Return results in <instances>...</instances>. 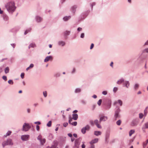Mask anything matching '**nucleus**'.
<instances>
[{
	"mask_svg": "<svg viewBox=\"0 0 148 148\" xmlns=\"http://www.w3.org/2000/svg\"><path fill=\"white\" fill-rule=\"evenodd\" d=\"M117 103H118L120 105V106H122V101L121 100L119 99L117 101H115L114 103V105H116Z\"/></svg>",
	"mask_w": 148,
	"mask_h": 148,
	"instance_id": "23",
	"label": "nucleus"
},
{
	"mask_svg": "<svg viewBox=\"0 0 148 148\" xmlns=\"http://www.w3.org/2000/svg\"><path fill=\"white\" fill-rule=\"evenodd\" d=\"M139 84L138 83H136L134 86V89L135 90H137L139 88Z\"/></svg>",
	"mask_w": 148,
	"mask_h": 148,
	"instance_id": "24",
	"label": "nucleus"
},
{
	"mask_svg": "<svg viewBox=\"0 0 148 148\" xmlns=\"http://www.w3.org/2000/svg\"><path fill=\"white\" fill-rule=\"evenodd\" d=\"M84 127L85 129V130L86 131H89L90 129V127L88 125H86L85 127Z\"/></svg>",
	"mask_w": 148,
	"mask_h": 148,
	"instance_id": "29",
	"label": "nucleus"
},
{
	"mask_svg": "<svg viewBox=\"0 0 148 148\" xmlns=\"http://www.w3.org/2000/svg\"><path fill=\"white\" fill-rule=\"evenodd\" d=\"M36 47V44L34 43H31L29 45L28 48L30 49V48H34Z\"/></svg>",
	"mask_w": 148,
	"mask_h": 148,
	"instance_id": "27",
	"label": "nucleus"
},
{
	"mask_svg": "<svg viewBox=\"0 0 148 148\" xmlns=\"http://www.w3.org/2000/svg\"><path fill=\"white\" fill-rule=\"evenodd\" d=\"M84 37V33L81 34L80 35V37L82 38H83Z\"/></svg>",
	"mask_w": 148,
	"mask_h": 148,
	"instance_id": "55",
	"label": "nucleus"
},
{
	"mask_svg": "<svg viewBox=\"0 0 148 148\" xmlns=\"http://www.w3.org/2000/svg\"><path fill=\"white\" fill-rule=\"evenodd\" d=\"M34 66V65L33 64H31L29 66V67L31 69Z\"/></svg>",
	"mask_w": 148,
	"mask_h": 148,
	"instance_id": "59",
	"label": "nucleus"
},
{
	"mask_svg": "<svg viewBox=\"0 0 148 148\" xmlns=\"http://www.w3.org/2000/svg\"><path fill=\"white\" fill-rule=\"evenodd\" d=\"M95 5V2H93L90 5H91V9L92 10L93 6Z\"/></svg>",
	"mask_w": 148,
	"mask_h": 148,
	"instance_id": "46",
	"label": "nucleus"
},
{
	"mask_svg": "<svg viewBox=\"0 0 148 148\" xmlns=\"http://www.w3.org/2000/svg\"><path fill=\"white\" fill-rule=\"evenodd\" d=\"M108 119V118L107 116H101L100 118L99 123H101V121H105Z\"/></svg>",
	"mask_w": 148,
	"mask_h": 148,
	"instance_id": "7",
	"label": "nucleus"
},
{
	"mask_svg": "<svg viewBox=\"0 0 148 148\" xmlns=\"http://www.w3.org/2000/svg\"><path fill=\"white\" fill-rule=\"evenodd\" d=\"M8 82L9 84H13V81H12V80H11V79L9 80L8 81Z\"/></svg>",
	"mask_w": 148,
	"mask_h": 148,
	"instance_id": "43",
	"label": "nucleus"
},
{
	"mask_svg": "<svg viewBox=\"0 0 148 148\" xmlns=\"http://www.w3.org/2000/svg\"><path fill=\"white\" fill-rule=\"evenodd\" d=\"M31 127V126L27 123H25L23 126V130L24 131H27Z\"/></svg>",
	"mask_w": 148,
	"mask_h": 148,
	"instance_id": "4",
	"label": "nucleus"
},
{
	"mask_svg": "<svg viewBox=\"0 0 148 148\" xmlns=\"http://www.w3.org/2000/svg\"><path fill=\"white\" fill-rule=\"evenodd\" d=\"M46 140L45 139L43 138L40 141V144L42 145H43L45 143Z\"/></svg>",
	"mask_w": 148,
	"mask_h": 148,
	"instance_id": "35",
	"label": "nucleus"
},
{
	"mask_svg": "<svg viewBox=\"0 0 148 148\" xmlns=\"http://www.w3.org/2000/svg\"><path fill=\"white\" fill-rule=\"evenodd\" d=\"M2 78L5 81H6L7 80V77L6 76H3L2 77Z\"/></svg>",
	"mask_w": 148,
	"mask_h": 148,
	"instance_id": "54",
	"label": "nucleus"
},
{
	"mask_svg": "<svg viewBox=\"0 0 148 148\" xmlns=\"http://www.w3.org/2000/svg\"><path fill=\"white\" fill-rule=\"evenodd\" d=\"M110 135V133L109 132H107L105 135V141L107 143L108 142V139L109 138Z\"/></svg>",
	"mask_w": 148,
	"mask_h": 148,
	"instance_id": "12",
	"label": "nucleus"
},
{
	"mask_svg": "<svg viewBox=\"0 0 148 148\" xmlns=\"http://www.w3.org/2000/svg\"><path fill=\"white\" fill-rule=\"evenodd\" d=\"M94 46V44L93 43H92L91 44V46L90 47V49H92L93 48Z\"/></svg>",
	"mask_w": 148,
	"mask_h": 148,
	"instance_id": "57",
	"label": "nucleus"
},
{
	"mask_svg": "<svg viewBox=\"0 0 148 148\" xmlns=\"http://www.w3.org/2000/svg\"><path fill=\"white\" fill-rule=\"evenodd\" d=\"M53 59V57L51 56H47L46 57L45 59L44 60V62H47L48 61L50 60H52Z\"/></svg>",
	"mask_w": 148,
	"mask_h": 148,
	"instance_id": "17",
	"label": "nucleus"
},
{
	"mask_svg": "<svg viewBox=\"0 0 148 148\" xmlns=\"http://www.w3.org/2000/svg\"><path fill=\"white\" fill-rule=\"evenodd\" d=\"M102 94L104 95H106L107 94V92L106 91H103Z\"/></svg>",
	"mask_w": 148,
	"mask_h": 148,
	"instance_id": "49",
	"label": "nucleus"
},
{
	"mask_svg": "<svg viewBox=\"0 0 148 148\" xmlns=\"http://www.w3.org/2000/svg\"><path fill=\"white\" fill-rule=\"evenodd\" d=\"M121 110L118 107H116L115 110L114 117L116 120L117 119L119 118L120 117V115L119 113L121 112Z\"/></svg>",
	"mask_w": 148,
	"mask_h": 148,
	"instance_id": "3",
	"label": "nucleus"
},
{
	"mask_svg": "<svg viewBox=\"0 0 148 148\" xmlns=\"http://www.w3.org/2000/svg\"><path fill=\"white\" fill-rule=\"evenodd\" d=\"M13 145V142L12 140L9 138L6 140L2 142V145L3 147H4L6 145L12 146Z\"/></svg>",
	"mask_w": 148,
	"mask_h": 148,
	"instance_id": "2",
	"label": "nucleus"
},
{
	"mask_svg": "<svg viewBox=\"0 0 148 148\" xmlns=\"http://www.w3.org/2000/svg\"><path fill=\"white\" fill-rule=\"evenodd\" d=\"M118 90V88L116 87H114L113 89V91L114 92H116Z\"/></svg>",
	"mask_w": 148,
	"mask_h": 148,
	"instance_id": "42",
	"label": "nucleus"
},
{
	"mask_svg": "<svg viewBox=\"0 0 148 148\" xmlns=\"http://www.w3.org/2000/svg\"><path fill=\"white\" fill-rule=\"evenodd\" d=\"M148 45V40H147L144 43V45Z\"/></svg>",
	"mask_w": 148,
	"mask_h": 148,
	"instance_id": "64",
	"label": "nucleus"
},
{
	"mask_svg": "<svg viewBox=\"0 0 148 148\" xmlns=\"http://www.w3.org/2000/svg\"><path fill=\"white\" fill-rule=\"evenodd\" d=\"M68 125V123L67 122H65L63 123V125L64 127H66Z\"/></svg>",
	"mask_w": 148,
	"mask_h": 148,
	"instance_id": "50",
	"label": "nucleus"
},
{
	"mask_svg": "<svg viewBox=\"0 0 148 148\" xmlns=\"http://www.w3.org/2000/svg\"><path fill=\"white\" fill-rule=\"evenodd\" d=\"M84 127L85 129V130L86 131H89L90 129V127L88 125H86L85 127Z\"/></svg>",
	"mask_w": 148,
	"mask_h": 148,
	"instance_id": "30",
	"label": "nucleus"
},
{
	"mask_svg": "<svg viewBox=\"0 0 148 148\" xmlns=\"http://www.w3.org/2000/svg\"><path fill=\"white\" fill-rule=\"evenodd\" d=\"M77 8V6L76 5H74L72 6L71 8V10L72 12L74 14L76 12V9Z\"/></svg>",
	"mask_w": 148,
	"mask_h": 148,
	"instance_id": "16",
	"label": "nucleus"
},
{
	"mask_svg": "<svg viewBox=\"0 0 148 148\" xmlns=\"http://www.w3.org/2000/svg\"><path fill=\"white\" fill-rule=\"evenodd\" d=\"M76 71V69L75 68H73L72 71L71 73L72 74H73L75 73Z\"/></svg>",
	"mask_w": 148,
	"mask_h": 148,
	"instance_id": "51",
	"label": "nucleus"
},
{
	"mask_svg": "<svg viewBox=\"0 0 148 148\" xmlns=\"http://www.w3.org/2000/svg\"><path fill=\"white\" fill-rule=\"evenodd\" d=\"M82 28L81 27H78L77 29V31L78 32H79L82 31Z\"/></svg>",
	"mask_w": 148,
	"mask_h": 148,
	"instance_id": "58",
	"label": "nucleus"
},
{
	"mask_svg": "<svg viewBox=\"0 0 148 148\" xmlns=\"http://www.w3.org/2000/svg\"><path fill=\"white\" fill-rule=\"evenodd\" d=\"M124 79L122 78L121 79H119L116 82L117 84H121L122 83H123L124 82Z\"/></svg>",
	"mask_w": 148,
	"mask_h": 148,
	"instance_id": "19",
	"label": "nucleus"
},
{
	"mask_svg": "<svg viewBox=\"0 0 148 148\" xmlns=\"http://www.w3.org/2000/svg\"><path fill=\"white\" fill-rule=\"evenodd\" d=\"M36 129L38 131L40 129L39 126L38 125H37L36 126Z\"/></svg>",
	"mask_w": 148,
	"mask_h": 148,
	"instance_id": "63",
	"label": "nucleus"
},
{
	"mask_svg": "<svg viewBox=\"0 0 148 148\" xmlns=\"http://www.w3.org/2000/svg\"><path fill=\"white\" fill-rule=\"evenodd\" d=\"M5 7L7 11L10 14H12L15 11L16 8L15 3L13 1L7 3L5 4Z\"/></svg>",
	"mask_w": 148,
	"mask_h": 148,
	"instance_id": "1",
	"label": "nucleus"
},
{
	"mask_svg": "<svg viewBox=\"0 0 148 148\" xmlns=\"http://www.w3.org/2000/svg\"><path fill=\"white\" fill-rule=\"evenodd\" d=\"M25 74L23 73H21V78L22 79L23 78H24V76Z\"/></svg>",
	"mask_w": 148,
	"mask_h": 148,
	"instance_id": "52",
	"label": "nucleus"
},
{
	"mask_svg": "<svg viewBox=\"0 0 148 148\" xmlns=\"http://www.w3.org/2000/svg\"><path fill=\"white\" fill-rule=\"evenodd\" d=\"M146 52L148 53V48L145 49L143 51V52Z\"/></svg>",
	"mask_w": 148,
	"mask_h": 148,
	"instance_id": "47",
	"label": "nucleus"
},
{
	"mask_svg": "<svg viewBox=\"0 0 148 148\" xmlns=\"http://www.w3.org/2000/svg\"><path fill=\"white\" fill-rule=\"evenodd\" d=\"M71 17V16H66L63 18V19L64 21H67L69 20L70 19Z\"/></svg>",
	"mask_w": 148,
	"mask_h": 148,
	"instance_id": "21",
	"label": "nucleus"
},
{
	"mask_svg": "<svg viewBox=\"0 0 148 148\" xmlns=\"http://www.w3.org/2000/svg\"><path fill=\"white\" fill-rule=\"evenodd\" d=\"M43 94L45 97H46L47 96V92L46 91H44L43 92Z\"/></svg>",
	"mask_w": 148,
	"mask_h": 148,
	"instance_id": "37",
	"label": "nucleus"
},
{
	"mask_svg": "<svg viewBox=\"0 0 148 148\" xmlns=\"http://www.w3.org/2000/svg\"><path fill=\"white\" fill-rule=\"evenodd\" d=\"M61 75V74L60 73H57L54 74V77H59Z\"/></svg>",
	"mask_w": 148,
	"mask_h": 148,
	"instance_id": "31",
	"label": "nucleus"
},
{
	"mask_svg": "<svg viewBox=\"0 0 148 148\" xmlns=\"http://www.w3.org/2000/svg\"><path fill=\"white\" fill-rule=\"evenodd\" d=\"M99 121L97 119H96L94 121V122L95 123V125H96L97 127L99 128H101L102 127L99 124Z\"/></svg>",
	"mask_w": 148,
	"mask_h": 148,
	"instance_id": "15",
	"label": "nucleus"
},
{
	"mask_svg": "<svg viewBox=\"0 0 148 148\" xmlns=\"http://www.w3.org/2000/svg\"><path fill=\"white\" fill-rule=\"evenodd\" d=\"M11 45L13 47V48H14L16 46V44L14 43L11 44Z\"/></svg>",
	"mask_w": 148,
	"mask_h": 148,
	"instance_id": "62",
	"label": "nucleus"
},
{
	"mask_svg": "<svg viewBox=\"0 0 148 148\" xmlns=\"http://www.w3.org/2000/svg\"><path fill=\"white\" fill-rule=\"evenodd\" d=\"M72 119L74 120H76L78 118V114H77L75 113L72 114Z\"/></svg>",
	"mask_w": 148,
	"mask_h": 148,
	"instance_id": "20",
	"label": "nucleus"
},
{
	"mask_svg": "<svg viewBox=\"0 0 148 148\" xmlns=\"http://www.w3.org/2000/svg\"><path fill=\"white\" fill-rule=\"evenodd\" d=\"M11 133H12V132H11V131H9L6 133V134L5 135H4V136L5 137H7L8 136H10L11 134Z\"/></svg>",
	"mask_w": 148,
	"mask_h": 148,
	"instance_id": "32",
	"label": "nucleus"
},
{
	"mask_svg": "<svg viewBox=\"0 0 148 148\" xmlns=\"http://www.w3.org/2000/svg\"><path fill=\"white\" fill-rule=\"evenodd\" d=\"M135 132V130H131L129 132V135L130 136Z\"/></svg>",
	"mask_w": 148,
	"mask_h": 148,
	"instance_id": "28",
	"label": "nucleus"
},
{
	"mask_svg": "<svg viewBox=\"0 0 148 148\" xmlns=\"http://www.w3.org/2000/svg\"><path fill=\"white\" fill-rule=\"evenodd\" d=\"M77 123L76 121H75L71 123V124L75 126L77 125Z\"/></svg>",
	"mask_w": 148,
	"mask_h": 148,
	"instance_id": "45",
	"label": "nucleus"
},
{
	"mask_svg": "<svg viewBox=\"0 0 148 148\" xmlns=\"http://www.w3.org/2000/svg\"><path fill=\"white\" fill-rule=\"evenodd\" d=\"M9 69L8 67H7L4 70L5 72V73H8L9 72Z\"/></svg>",
	"mask_w": 148,
	"mask_h": 148,
	"instance_id": "34",
	"label": "nucleus"
},
{
	"mask_svg": "<svg viewBox=\"0 0 148 148\" xmlns=\"http://www.w3.org/2000/svg\"><path fill=\"white\" fill-rule=\"evenodd\" d=\"M58 44L60 46L64 47L66 43L64 41L60 40L58 42Z\"/></svg>",
	"mask_w": 148,
	"mask_h": 148,
	"instance_id": "9",
	"label": "nucleus"
},
{
	"mask_svg": "<svg viewBox=\"0 0 148 148\" xmlns=\"http://www.w3.org/2000/svg\"><path fill=\"white\" fill-rule=\"evenodd\" d=\"M35 19L36 22L37 23L41 22L42 21V18L38 16H35Z\"/></svg>",
	"mask_w": 148,
	"mask_h": 148,
	"instance_id": "8",
	"label": "nucleus"
},
{
	"mask_svg": "<svg viewBox=\"0 0 148 148\" xmlns=\"http://www.w3.org/2000/svg\"><path fill=\"white\" fill-rule=\"evenodd\" d=\"M102 102V99H100L97 102V104L99 106L101 105Z\"/></svg>",
	"mask_w": 148,
	"mask_h": 148,
	"instance_id": "41",
	"label": "nucleus"
},
{
	"mask_svg": "<svg viewBox=\"0 0 148 148\" xmlns=\"http://www.w3.org/2000/svg\"><path fill=\"white\" fill-rule=\"evenodd\" d=\"M98 139L97 138H96L93 139L90 142V143L91 145L95 143L98 142Z\"/></svg>",
	"mask_w": 148,
	"mask_h": 148,
	"instance_id": "18",
	"label": "nucleus"
},
{
	"mask_svg": "<svg viewBox=\"0 0 148 148\" xmlns=\"http://www.w3.org/2000/svg\"><path fill=\"white\" fill-rule=\"evenodd\" d=\"M81 103L83 104H84V105H85L86 104V102L84 101V100H82L81 101Z\"/></svg>",
	"mask_w": 148,
	"mask_h": 148,
	"instance_id": "56",
	"label": "nucleus"
},
{
	"mask_svg": "<svg viewBox=\"0 0 148 148\" xmlns=\"http://www.w3.org/2000/svg\"><path fill=\"white\" fill-rule=\"evenodd\" d=\"M56 146L55 145H52L51 147L48 146L47 147V148H56Z\"/></svg>",
	"mask_w": 148,
	"mask_h": 148,
	"instance_id": "48",
	"label": "nucleus"
},
{
	"mask_svg": "<svg viewBox=\"0 0 148 148\" xmlns=\"http://www.w3.org/2000/svg\"><path fill=\"white\" fill-rule=\"evenodd\" d=\"M148 128V122L145 123L143 126L142 129L144 132H145V129Z\"/></svg>",
	"mask_w": 148,
	"mask_h": 148,
	"instance_id": "11",
	"label": "nucleus"
},
{
	"mask_svg": "<svg viewBox=\"0 0 148 148\" xmlns=\"http://www.w3.org/2000/svg\"><path fill=\"white\" fill-rule=\"evenodd\" d=\"M138 123L137 120L136 119L133 120L131 122V125L132 126H136Z\"/></svg>",
	"mask_w": 148,
	"mask_h": 148,
	"instance_id": "13",
	"label": "nucleus"
},
{
	"mask_svg": "<svg viewBox=\"0 0 148 148\" xmlns=\"http://www.w3.org/2000/svg\"><path fill=\"white\" fill-rule=\"evenodd\" d=\"M37 139L40 141L42 140V136L40 135L37 137Z\"/></svg>",
	"mask_w": 148,
	"mask_h": 148,
	"instance_id": "40",
	"label": "nucleus"
},
{
	"mask_svg": "<svg viewBox=\"0 0 148 148\" xmlns=\"http://www.w3.org/2000/svg\"><path fill=\"white\" fill-rule=\"evenodd\" d=\"M101 134V132L99 131H95L94 132V134L96 136L100 135Z\"/></svg>",
	"mask_w": 148,
	"mask_h": 148,
	"instance_id": "26",
	"label": "nucleus"
},
{
	"mask_svg": "<svg viewBox=\"0 0 148 148\" xmlns=\"http://www.w3.org/2000/svg\"><path fill=\"white\" fill-rule=\"evenodd\" d=\"M51 121H49L48 123L47 124V125L48 127H50L51 126Z\"/></svg>",
	"mask_w": 148,
	"mask_h": 148,
	"instance_id": "39",
	"label": "nucleus"
},
{
	"mask_svg": "<svg viewBox=\"0 0 148 148\" xmlns=\"http://www.w3.org/2000/svg\"><path fill=\"white\" fill-rule=\"evenodd\" d=\"M90 124L91 125H92V126H93L94 125V122L93 121H92V120H91L90 121Z\"/></svg>",
	"mask_w": 148,
	"mask_h": 148,
	"instance_id": "53",
	"label": "nucleus"
},
{
	"mask_svg": "<svg viewBox=\"0 0 148 148\" xmlns=\"http://www.w3.org/2000/svg\"><path fill=\"white\" fill-rule=\"evenodd\" d=\"M82 138L80 137L79 138L76 139L75 141V146L77 148H79V145L80 144V142L81 141Z\"/></svg>",
	"mask_w": 148,
	"mask_h": 148,
	"instance_id": "5",
	"label": "nucleus"
},
{
	"mask_svg": "<svg viewBox=\"0 0 148 148\" xmlns=\"http://www.w3.org/2000/svg\"><path fill=\"white\" fill-rule=\"evenodd\" d=\"M81 132L83 134H85L86 132L85 129L84 127L82 128L81 129Z\"/></svg>",
	"mask_w": 148,
	"mask_h": 148,
	"instance_id": "38",
	"label": "nucleus"
},
{
	"mask_svg": "<svg viewBox=\"0 0 148 148\" xmlns=\"http://www.w3.org/2000/svg\"><path fill=\"white\" fill-rule=\"evenodd\" d=\"M3 18L4 20L5 21H8L9 19V17L6 14H4L3 15Z\"/></svg>",
	"mask_w": 148,
	"mask_h": 148,
	"instance_id": "25",
	"label": "nucleus"
},
{
	"mask_svg": "<svg viewBox=\"0 0 148 148\" xmlns=\"http://www.w3.org/2000/svg\"><path fill=\"white\" fill-rule=\"evenodd\" d=\"M70 33V31H66L64 32V35L65 36H67L69 35Z\"/></svg>",
	"mask_w": 148,
	"mask_h": 148,
	"instance_id": "33",
	"label": "nucleus"
},
{
	"mask_svg": "<svg viewBox=\"0 0 148 148\" xmlns=\"http://www.w3.org/2000/svg\"><path fill=\"white\" fill-rule=\"evenodd\" d=\"M143 114L142 113H140L139 114V118L140 119H141L143 118Z\"/></svg>",
	"mask_w": 148,
	"mask_h": 148,
	"instance_id": "44",
	"label": "nucleus"
},
{
	"mask_svg": "<svg viewBox=\"0 0 148 148\" xmlns=\"http://www.w3.org/2000/svg\"><path fill=\"white\" fill-rule=\"evenodd\" d=\"M123 85L124 87H125L127 88H128L130 86V83L128 81H124Z\"/></svg>",
	"mask_w": 148,
	"mask_h": 148,
	"instance_id": "10",
	"label": "nucleus"
},
{
	"mask_svg": "<svg viewBox=\"0 0 148 148\" xmlns=\"http://www.w3.org/2000/svg\"><path fill=\"white\" fill-rule=\"evenodd\" d=\"M27 112L28 113H29L30 112L31 110L29 108H27Z\"/></svg>",
	"mask_w": 148,
	"mask_h": 148,
	"instance_id": "60",
	"label": "nucleus"
},
{
	"mask_svg": "<svg viewBox=\"0 0 148 148\" xmlns=\"http://www.w3.org/2000/svg\"><path fill=\"white\" fill-rule=\"evenodd\" d=\"M111 106V101L110 100H109L108 101V103L106 106V109L108 110L110 108Z\"/></svg>",
	"mask_w": 148,
	"mask_h": 148,
	"instance_id": "14",
	"label": "nucleus"
},
{
	"mask_svg": "<svg viewBox=\"0 0 148 148\" xmlns=\"http://www.w3.org/2000/svg\"><path fill=\"white\" fill-rule=\"evenodd\" d=\"M121 121L120 120H119L116 121V124L117 125L119 126L121 124Z\"/></svg>",
	"mask_w": 148,
	"mask_h": 148,
	"instance_id": "36",
	"label": "nucleus"
},
{
	"mask_svg": "<svg viewBox=\"0 0 148 148\" xmlns=\"http://www.w3.org/2000/svg\"><path fill=\"white\" fill-rule=\"evenodd\" d=\"M29 137V135H24L21 136V139L23 141H27L28 140Z\"/></svg>",
	"mask_w": 148,
	"mask_h": 148,
	"instance_id": "6",
	"label": "nucleus"
},
{
	"mask_svg": "<svg viewBox=\"0 0 148 148\" xmlns=\"http://www.w3.org/2000/svg\"><path fill=\"white\" fill-rule=\"evenodd\" d=\"M82 91L81 89L80 88H76L74 91V92L75 93H80Z\"/></svg>",
	"mask_w": 148,
	"mask_h": 148,
	"instance_id": "22",
	"label": "nucleus"
},
{
	"mask_svg": "<svg viewBox=\"0 0 148 148\" xmlns=\"http://www.w3.org/2000/svg\"><path fill=\"white\" fill-rule=\"evenodd\" d=\"M34 123L38 125H40V123L39 121H37L34 122Z\"/></svg>",
	"mask_w": 148,
	"mask_h": 148,
	"instance_id": "61",
	"label": "nucleus"
}]
</instances>
